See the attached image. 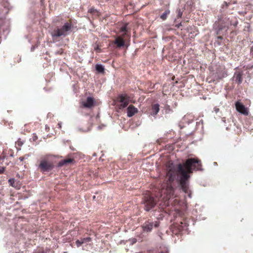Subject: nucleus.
<instances>
[{"label":"nucleus","instance_id":"nucleus-1","mask_svg":"<svg viewBox=\"0 0 253 253\" xmlns=\"http://www.w3.org/2000/svg\"><path fill=\"white\" fill-rule=\"evenodd\" d=\"M167 172L166 179L167 183L162 185L161 190V194L165 195L164 198L168 200V204L174 202L178 203V200L175 199L173 200L174 197V188L172 185L173 181L178 178V174H180L181 176L178 180L179 184L182 190L189 197H191V192L189 189L188 180L190 178V173L193 172V170H202V163L200 160L198 158H188L183 164H179L176 166L170 162H168L166 164Z\"/></svg>","mask_w":253,"mask_h":253},{"label":"nucleus","instance_id":"nucleus-2","mask_svg":"<svg viewBox=\"0 0 253 253\" xmlns=\"http://www.w3.org/2000/svg\"><path fill=\"white\" fill-rule=\"evenodd\" d=\"M72 21V20L70 19L69 20L68 22L65 23L61 28L57 27L56 29H54L51 32V36L53 38H58L61 36L65 37L68 35L69 34L68 32L70 31L73 27Z\"/></svg>","mask_w":253,"mask_h":253},{"label":"nucleus","instance_id":"nucleus-3","mask_svg":"<svg viewBox=\"0 0 253 253\" xmlns=\"http://www.w3.org/2000/svg\"><path fill=\"white\" fill-rule=\"evenodd\" d=\"M188 226L187 221L183 219L179 222H175L171 227V230L173 234L178 235L181 234L184 230H186Z\"/></svg>","mask_w":253,"mask_h":253},{"label":"nucleus","instance_id":"nucleus-4","mask_svg":"<svg viewBox=\"0 0 253 253\" xmlns=\"http://www.w3.org/2000/svg\"><path fill=\"white\" fill-rule=\"evenodd\" d=\"M54 167L52 162L48 160L46 157L42 158L38 166V169L42 172L49 171L51 170Z\"/></svg>","mask_w":253,"mask_h":253},{"label":"nucleus","instance_id":"nucleus-5","mask_svg":"<svg viewBox=\"0 0 253 253\" xmlns=\"http://www.w3.org/2000/svg\"><path fill=\"white\" fill-rule=\"evenodd\" d=\"M157 200L149 194H146L143 198V203L145 205V210L150 211L156 205Z\"/></svg>","mask_w":253,"mask_h":253},{"label":"nucleus","instance_id":"nucleus-6","mask_svg":"<svg viewBox=\"0 0 253 253\" xmlns=\"http://www.w3.org/2000/svg\"><path fill=\"white\" fill-rule=\"evenodd\" d=\"M132 97L128 95L126 93H122L118 95L117 100L118 102L120 103L119 106L120 109H123L126 108L129 104V102H131Z\"/></svg>","mask_w":253,"mask_h":253},{"label":"nucleus","instance_id":"nucleus-7","mask_svg":"<svg viewBox=\"0 0 253 253\" xmlns=\"http://www.w3.org/2000/svg\"><path fill=\"white\" fill-rule=\"evenodd\" d=\"M130 35L126 33L122 34L120 36H117L114 41L112 42L113 44L116 45V48H121L126 45L125 38H129Z\"/></svg>","mask_w":253,"mask_h":253},{"label":"nucleus","instance_id":"nucleus-8","mask_svg":"<svg viewBox=\"0 0 253 253\" xmlns=\"http://www.w3.org/2000/svg\"><path fill=\"white\" fill-rule=\"evenodd\" d=\"M159 224L160 222L159 221L157 220L153 222L150 220H148L143 223V224L142 225V228L143 232L148 233L152 231L153 226L157 228L159 227Z\"/></svg>","mask_w":253,"mask_h":253},{"label":"nucleus","instance_id":"nucleus-9","mask_svg":"<svg viewBox=\"0 0 253 253\" xmlns=\"http://www.w3.org/2000/svg\"><path fill=\"white\" fill-rule=\"evenodd\" d=\"M235 107L236 110L239 113L245 115H248L249 114L247 108L245 107V106L239 101H237L235 103Z\"/></svg>","mask_w":253,"mask_h":253},{"label":"nucleus","instance_id":"nucleus-10","mask_svg":"<svg viewBox=\"0 0 253 253\" xmlns=\"http://www.w3.org/2000/svg\"><path fill=\"white\" fill-rule=\"evenodd\" d=\"M91 126L92 125L90 122H87V123L83 122L81 124L79 129L80 131L86 132L91 129Z\"/></svg>","mask_w":253,"mask_h":253},{"label":"nucleus","instance_id":"nucleus-11","mask_svg":"<svg viewBox=\"0 0 253 253\" xmlns=\"http://www.w3.org/2000/svg\"><path fill=\"white\" fill-rule=\"evenodd\" d=\"M75 162V159L72 158H67L64 160L60 161L58 163L59 167H62L63 166H68L71 164L74 163Z\"/></svg>","mask_w":253,"mask_h":253},{"label":"nucleus","instance_id":"nucleus-12","mask_svg":"<svg viewBox=\"0 0 253 253\" xmlns=\"http://www.w3.org/2000/svg\"><path fill=\"white\" fill-rule=\"evenodd\" d=\"M243 72L241 71H237L234 74L233 79L238 84H241L243 81Z\"/></svg>","mask_w":253,"mask_h":253},{"label":"nucleus","instance_id":"nucleus-13","mask_svg":"<svg viewBox=\"0 0 253 253\" xmlns=\"http://www.w3.org/2000/svg\"><path fill=\"white\" fill-rule=\"evenodd\" d=\"M94 105V99L93 97H88L86 102L83 103L84 107L90 108Z\"/></svg>","mask_w":253,"mask_h":253},{"label":"nucleus","instance_id":"nucleus-14","mask_svg":"<svg viewBox=\"0 0 253 253\" xmlns=\"http://www.w3.org/2000/svg\"><path fill=\"white\" fill-rule=\"evenodd\" d=\"M138 110L134 106L130 105L127 109V115L129 117L133 116L135 114L137 113Z\"/></svg>","mask_w":253,"mask_h":253},{"label":"nucleus","instance_id":"nucleus-15","mask_svg":"<svg viewBox=\"0 0 253 253\" xmlns=\"http://www.w3.org/2000/svg\"><path fill=\"white\" fill-rule=\"evenodd\" d=\"M159 105L158 104H155L152 105V108L150 111V114L152 116H155L159 111Z\"/></svg>","mask_w":253,"mask_h":253},{"label":"nucleus","instance_id":"nucleus-16","mask_svg":"<svg viewBox=\"0 0 253 253\" xmlns=\"http://www.w3.org/2000/svg\"><path fill=\"white\" fill-rule=\"evenodd\" d=\"M95 69L99 73H104V68L101 64H96L95 65Z\"/></svg>","mask_w":253,"mask_h":253},{"label":"nucleus","instance_id":"nucleus-17","mask_svg":"<svg viewBox=\"0 0 253 253\" xmlns=\"http://www.w3.org/2000/svg\"><path fill=\"white\" fill-rule=\"evenodd\" d=\"M127 23H126L124 25L121 27L120 29V32L123 33V34L126 33L128 34V30L127 29Z\"/></svg>","mask_w":253,"mask_h":253},{"label":"nucleus","instance_id":"nucleus-18","mask_svg":"<svg viewBox=\"0 0 253 253\" xmlns=\"http://www.w3.org/2000/svg\"><path fill=\"white\" fill-rule=\"evenodd\" d=\"M169 13V10H166L161 15V18L163 20H165L167 19V16Z\"/></svg>","mask_w":253,"mask_h":253},{"label":"nucleus","instance_id":"nucleus-19","mask_svg":"<svg viewBox=\"0 0 253 253\" xmlns=\"http://www.w3.org/2000/svg\"><path fill=\"white\" fill-rule=\"evenodd\" d=\"M82 241V244L84 243L89 242L91 241V238L90 237H86L81 239Z\"/></svg>","mask_w":253,"mask_h":253},{"label":"nucleus","instance_id":"nucleus-20","mask_svg":"<svg viewBox=\"0 0 253 253\" xmlns=\"http://www.w3.org/2000/svg\"><path fill=\"white\" fill-rule=\"evenodd\" d=\"M8 183L10 186L14 187L15 183V180L13 178H10L8 180Z\"/></svg>","mask_w":253,"mask_h":253},{"label":"nucleus","instance_id":"nucleus-21","mask_svg":"<svg viewBox=\"0 0 253 253\" xmlns=\"http://www.w3.org/2000/svg\"><path fill=\"white\" fill-rule=\"evenodd\" d=\"M177 12H178L177 18H181L182 17L183 12L180 9L177 10Z\"/></svg>","mask_w":253,"mask_h":253},{"label":"nucleus","instance_id":"nucleus-22","mask_svg":"<svg viewBox=\"0 0 253 253\" xmlns=\"http://www.w3.org/2000/svg\"><path fill=\"white\" fill-rule=\"evenodd\" d=\"M76 244L78 247H80L82 245V241L81 240H77L76 241Z\"/></svg>","mask_w":253,"mask_h":253},{"label":"nucleus","instance_id":"nucleus-23","mask_svg":"<svg viewBox=\"0 0 253 253\" xmlns=\"http://www.w3.org/2000/svg\"><path fill=\"white\" fill-rule=\"evenodd\" d=\"M5 170V168L2 167L0 166V174H2L4 172Z\"/></svg>","mask_w":253,"mask_h":253},{"label":"nucleus","instance_id":"nucleus-24","mask_svg":"<svg viewBox=\"0 0 253 253\" xmlns=\"http://www.w3.org/2000/svg\"><path fill=\"white\" fill-rule=\"evenodd\" d=\"M94 9L93 8H91L89 10V11L90 12V13H92V12H93L94 11Z\"/></svg>","mask_w":253,"mask_h":253},{"label":"nucleus","instance_id":"nucleus-25","mask_svg":"<svg viewBox=\"0 0 253 253\" xmlns=\"http://www.w3.org/2000/svg\"><path fill=\"white\" fill-rule=\"evenodd\" d=\"M217 39H220V40H222V39H223V38H222V36H218V37H217Z\"/></svg>","mask_w":253,"mask_h":253},{"label":"nucleus","instance_id":"nucleus-26","mask_svg":"<svg viewBox=\"0 0 253 253\" xmlns=\"http://www.w3.org/2000/svg\"><path fill=\"white\" fill-rule=\"evenodd\" d=\"M224 77H225V76H224V75H223V76H222L221 77H218V78L219 79H220H220H222L223 78H224Z\"/></svg>","mask_w":253,"mask_h":253},{"label":"nucleus","instance_id":"nucleus-27","mask_svg":"<svg viewBox=\"0 0 253 253\" xmlns=\"http://www.w3.org/2000/svg\"><path fill=\"white\" fill-rule=\"evenodd\" d=\"M58 127L61 128V125L60 123L58 124Z\"/></svg>","mask_w":253,"mask_h":253}]
</instances>
